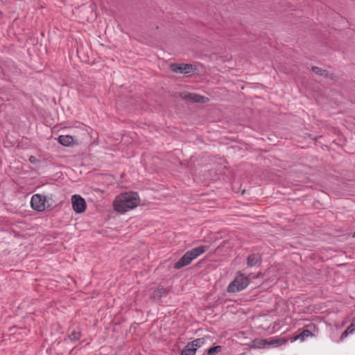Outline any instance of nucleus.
Listing matches in <instances>:
<instances>
[{
  "instance_id": "1",
  "label": "nucleus",
  "mask_w": 355,
  "mask_h": 355,
  "mask_svg": "<svg viewBox=\"0 0 355 355\" xmlns=\"http://www.w3.org/2000/svg\"><path fill=\"white\" fill-rule=\"evenodd\" d=\"M139 204V195L136 192L122 193L116 197L113 203L114 209L120 213H125L132 209Z\"/></svg>"
},
{
  "instance_id": "2",
  "label": "nucleus",
  "mask_w": 355,
  "mask_h": 355,
  "mask_svg": "<svg viewBox=\"0 0 355 355\" xmlns=\"http://www.w3.org/2000/svg\"><path fill=\"white\" fill-rule=\"evenodd\" d=\"M208 248V246L202 245L187 251L183 257L174 264L173 268L175 269H180L188 266L192 260L204 253Z\"/></svg>"
},
{
  "instance_id": "3",
  "label": "nucleus",
  "mask_w": 355,
  "mask_h": 355,
  "mask_svg": "<svg viewBox=\"0 0 355 355\" xmlns=\"http://www.w3.org/2000/svg\"><path fill=\"white\" fill-rule=\"evenodd\" d=\"M249 284V279L243 274H238L234 281L227 287V292L236 293L245 288Z\"/></svg>"
},
{
  "instance_id": "4",
  "label": "nucleus",
  "mask_w": 355,
  "mask_h": 355,
  "mask_svg": "<svg viewBox=\"0 0 355 355\" xmlns=\"http://www.w3.org/2000/svg\"><path fill=\"white\" fill-rule=\"evenodd\" d=\"M31 204L32 208L38 211H43L46 208L51 206L48 204L46 197L40 194L33 195L31 198Z\"/></svg>"
},
{
  "instance_id": "5",
  "label": "nucleus",
  "mask_w": 355,
  "mask_h": 355,
  "mask_svg": "<svg viewBox=\"0 0 355 355\" xmlns=\"http://www.w3.org/2000/svg\"><path fill=\"white\" fill-rule=\"evenodd\" d=\"M73 210L76 213H83L86 209V202L84 198L79 195H73L71 198Z\"/></svg>"
},
{
  "instance_id": "6",
  "label": "nucleus",
  "mask_w": 355,
  "mask_h": 355,
  "mask_svg": "<svg viewBox=\"0 0 355 355\" xmlns=\"http://www.w3.org/2000/svg\"><path fill=\"white\" fill-rule=\"evenodd\" d=\"M180 97L182 99L189 101L191 102H194V103H205L208 102V101H209V98L205 96H201V95L197 94L187 92L181 93Z\"/></svg>"
},
{
  "instance_id": "7",
  "label": "nucleus",
  "mask_w": 355,
  "mask_h": 355,
  "mask_svg": "<svg viewBox=\"0 0 355 355\" xmlns=\"http://www.w3.org/2000/svg\"><path fill=\"white\" fill-rule=\"evenodd\" d=\"M170 69L175 73H189L193 70L194 67L191 64H178L173 63L170 64Z\"/></svg>"
},
{
  "instance_id": "8",
  "label": "nucleus",
  "mask_w": 355,
  "mask_h": 355,
  "mask_svg": "<svg viewBox=\"0 0 355 355\" xmlns=\"http://www.w3.org/2000/svg\"><path fill=\"white\" fill-rule=\"evenodd\" d=\"M286 343V340H275L271 342H268L266 339H256L253 340V347L257 348L265 347L266 345H270L274 344H282Z\"/></svg>"
},
{
  "instance_id": "9",
  "label": "nucleus",
  "mask_w": 355,
  "mask_h": 355,
  "mask_svg": "<svg viewBox=\"0 0 355 355\" xmlns=\"http://www.w3.org/2000/svg\"><path fill=\"white\" fill-rule=\"evenodd\" d=\"M313 336V334L309 330L305 329V330H303L298 335H297V336H294L293 338H292L291 341V342H294V341H296L297 340H300L301 341H304L305 340V338H306L308 337H310V336Z\"/></svg>"
},
{
  "instance_id": "10",
  "label": "nucleus",
  "mask_w": 355,
  "mask_h": 355,
  "mask_svg": "<svg viewBox=\"0 0 355 355\" xmlns=\"http://www.w3.org/2000/svg\"><path fill=\"white\" fill-rule=\"evenodd\" d=\"M261 261V257L258 254H253L248 256L247 264L249 267H252L259 263Z\"/></svg>"
},
{
  "instance_id": "11",
  "label": "nucleus",
  "mask_w": 355,
  "mask_h": 355,
  "mask_svg": "<svg viewBox=\"0 0 355 355\" xmlns=\"http://www.w3.org/2000/svg\"><path fill=\"white\" fill-rule=\"evenodd\" d=\"M58 141L62 146H69L73 143V138L69 135H60Z\"/></svg>"
},
{
  "instance_id": "12",
  "label": "nucleus",
  "mask_w": 355,
  "mask_h": 355,
  "mask_svg": "<svg viewBox=\"0 0 355 355\" xmlns=\"http://www.w3.org/2000/svg\"><path fill=\"white\" fill-rule=\"evenodd\" d=\"M355 331V318L353 320L351 324L345 330L342 334L340 340L345 339L349 334L353 333Z\"/></svg>"
},
{
  "instance_id": "13",
  "label": "nucleus",
  "mask_w": 355,
  "mask_h": 355,
  "mask_svg": "<svg viewBox=\"0 0 355 355\" xmlns=\"http://www.w3.org/2000/svg\"><path fill=\"white\" fill-rule=\"evenodd\" d=\"M205 343V338H198L192 341L191 343H189V347H196V349L198 347H200Z\"/></svg>"
},
{
  "instance_id": "14",
  "label": "nucleus",
  "mask_w": 355,
  "mask_h": 355,
  "mask_svg": "<svg viewBox=\"0 0 355 355\" xmlns=\"http://www.w3.org/2000/svg\"><path fill=\"white\" fill-rule=\"evenodd\" d=\"M196 351V347H189V343L182 351V355H194Z\"/></svg>"
},
{
  "instance_id": "15",
  "label": "nucleus",
  "mask_w": 355,
  "mask_h": 355,
  "mask_svg": "<svg viewBox=\"0 0 355 355\" xmlns=\"http://www.w3.org/2000/svg\"><path fill=\"white\" fill-rule=\"evenodd\" d=\"M168 293L167 289L164 288H159L157 290L155 291L153 297L160 298L163 295H166Z\"/></svg>"
},
{
  "instance_id": "16",
  "label": "nucleus",
  "mask_w": 355,
  "mask_h": 355,
  "mask_svg": "<svg viewBox=\"0 0 355 355\" xmlns=\"http://www.w3.org/2000/svg\"><path fill=\"white\" fill-rule=\"evenodd\" d=\"M80 331L77 329V330H73L68 336V338L72 340V341H76V340H78V339H80Z\"/></svg>"
},
{
  "instance_id": "17",
  "label": "nucleus",
  "mask_w": 355,
  "mask_h": 355,
  "mask_svg": "<svg viewBox=\"0 0 355 355\" xmlns=\"http://www.w3.org/2000/svg\"><path fill=\"white\" fill-rule=\"evenodd\" d=\"M312 71L318 74V75H320V76H327L328 75V73L326 70L323 69H321L320 67H312Z\"/></svg>"
},
{
  "instance_id": "18",
  "label": "nucleus",
  "mask_w": 355,
  "mask_h": 355,
  "mask_svg": "<svg viewBox=\"0 0 355 355\" xmlns=\"http://www.w3.org/2000/svg\"><path fill=\"white\" fill-rule=\"evenodd\" d=\"M221 349L220 346H216L214 347H211L208 349V355H215L216 353L219 352Z\"/></svg>"
},
{
  "instance_id": "19",
  "label": "nucleus",
  "mask_w": 355,
  "mask_h": 355,
  "mask_svg": "<svg viewBox=\"0 0 355 355\" xmlns=\"http://www.w3.org/2000/svg\"><path fill=\"white\" fill-rule=\"evenodd\" d=\"M29 160L31 162H34L35 161V158L33 156H31L30 158H29Z\"/></svg>"
},
{
  "instance_id": "20",
  "label": "nucleus",
  "mask_w": 355,
  "mask_h": 355,
  "mask_svg": "<svg viewBox=\"0 0 355 355\" xmlns=\"http://www.w3.org/2000/svg\"><path fill=\"white\" fill-rule=\"evenodd\" d=\"M353 237L355 238V232L353 234Z\"/></svg>"
},
{
  "instance_id": "21",
  "label": "nucleus",
  "mask_w": 355,
  "mask_h": 355,
  "mask_svg": "<svg viewBox=\"0 0 355 355\" xmlns=\"http://www.w3.org/2000/svg\"><path fill=\"white\" fill-rule=\"evenodd\" d=\"M2 15V12L0 11V17H1Z\"/></svg>"
}]
</instances>
